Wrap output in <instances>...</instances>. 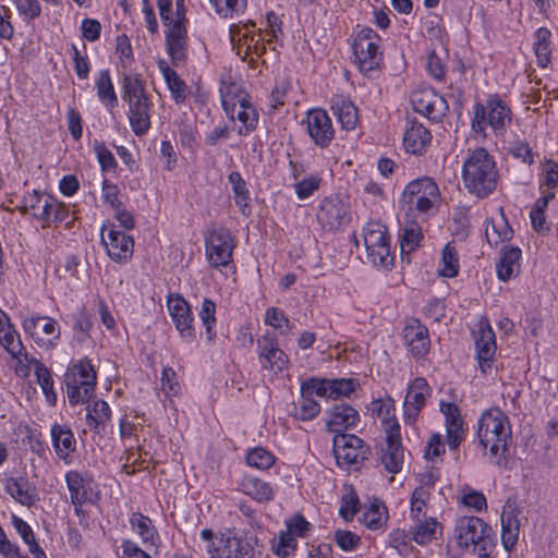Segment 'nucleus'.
<instances>
[{"label": "nucleus", "instance_id": "obj_1", "mask_svg": "<svg viewBox=\"0 0 558 558\" xmlns=\"http://www.w3.org/2000/svg\"><path fill=\"white\" fill-rule=\"evenodd\" d=\"M462 179L469 193L487 197L496 190L499 179L494 157L485 148L470 151L463 162Z\"/></svg>", "mask_w": 558, "mask_h": 558}, {"label": "nucleus", "instance_id": "obj_2", "mask_svg": "<svg viewBox=\"0 0 558 558\" xmlns=\"http://www.w3.org/2000/svg\"><path fill=\"white\" fill-rule=\"evenodd\" d=\"M477 437L483 448H489L493 462L498 466L506 465L511 426L508 416L500 409L493 408L481 415Z\"/></svg>", "mask_w": 558, "mask_h": 558}, {"label": "nucleus", "instance_id": "obj_3", "mask_svg": "<svg viewBox=\"0 0 558 558\" xmlns=\"http://www.w3.org/2000/svg\"><path fill=\"white\" fill-rule=\"evenodd\" d=\"M122 99L129 104V121L132 131L144 135L150 128L151 101L146 93L144 82L138 75L125 74L122 80Z\"/></svg>", "mask_w": 558, "mask_h": 558}, {"label": "nucleus", "instance_id": "obj_4", "mask_svg": "<svg viewBox=\"0 0 558 558\" xmlns=\"http://www.w3.org/2000/svg\"><path fill=\"white\" fill-rule=\"evenodd\" d=\"M472 131L486 136V128L489 126L496 136H504L512 121L510 107L497 95L490 96L484 104L473 106Z\"/></svg>", "mask_w": 558, "mask_h": 558}, {"label": "nucleus", "instance_id": "obj_5", "mask_svg": "<svg viewBox=\"0 0 558 558\" xmlns=\"http://www.w3.org/2000/svg\"><path fill=\"white\" fill-rule=\"evenodd\" d=\"M454 535L459 547L474 554H490L495 548L492 527L477 517L459 518L454 526Z\"/></svg>", "mask_w": 558, "mask_h": 558}, {"label": "nucleus", "instance_id": "obj_6", "mask_svg": "<svg viewBox=\"0 0 558 558\" xmlns=\"http://www.w3.org/2000/svg\"><path fill=\"white\" fill-rule=\"evenodd\" d=\"M440 199V192L436 182L429 177H422L409 182L399 199L407 215L417 211L421 215H430Z\"/></svg>", "mask_w": 558, "mask_h": 558}, {"label": "nucleus", "instance_id": "obj_7", "mask_svg": "<svg viewBox=\"0 0 558 558\" xmlns=\"http://www.w3.org/2000/svg\"><path fill=\"white\" fill-rule=\"evenodd\" d=\"M96 379V372L89 360H81L70 366L64 374L69 402L75 405L88 401L94 393Z\"/></svg>", "mask_w": 558, "mask_h": 558}, {"label": "nucleus", "instance_id": "obj_8", "mask_svg": "<svg viewBox=\"0 0 558 558\" xmlns=\"http://www.w3.org/2000/svg\"><path fill=\"white\" fill-rule=\"evenodd\" d=\"M366 259L377 268L388 269L393 265L395 255L390 247L387 228L378 222L367 223L363 230Z\"/></svg>", "mask_w": 558, "mask_h": 558}, {"label": "nucleus", "instance_id": "obj_9", "mask_svg": "<svg viewBox=\"0 0 558 558\" xmlns=\"http://www.w3.org/2000/svg\"><path fill=\"white\" fill-rule=\"evenodd\" d=\"M238 89L235 84L221 88V102L227 117L232 121L238 119L242 123L239 134L246 135L256 129L258 113L245 97L236 95Z\"/></svg>", "mask_w": 558, "mask_h": 558}, {"label": "nucleus", "instance_id": "obj_10", "mask_svg": "<svg viewBox=\"0 0 558 558\" xmlns=\"http://www.w3.org/2000/svg\"><path fill=\"white\" fill-rule=\"evenodd\" d=\"M380 37L372 28H363L355 37L353 52L361 72L371 75L375 72L383 60L379 51Z\"/></svg>", "mask_w": 558, "mask_h": 558}, {"label": "nucleus", "instance_id": "obj_11", "mask_svg": "<svg viewBox=\"0 0 558 558\" xmlns=\"http://www.w3.org/2000/svg\"><path fill=\"white\" fill-rule=\"evenodd\" d=\"M183 1L177 2V20L169 24L166 34L167 53L174 66L184 65L187 60V32Z\"/></svg>", "mask_w": 558, "mask_h": 558}, {"label": "nucleus", "instance_id": "obj_12", "mask_svg": "<svg viewBox=\"0 0 558 558\" xmlns=\"http://www.w3.org/2000/svg\"><path fill=\"white\" fill-rule=\"evenodd\" d=\"M258 545L256 535H236L221 534L219 544L211 543L207 545L209 558H254L255 547Z\"/></svg>", "mask_w": 558, "mask_h": 558}, {"label": "nucleus", "instance_id": "obj_13", "mask_svg": "<svg viewBox=\"0 0 558 558\" xmlns=\"http://www.w3.org/2000/svg\"><path fill=\"white\" fill-rule=\"evenodd\" d=\"M257 355L263 369H267L275 375L288 369L290 360L288 354L278 345L277 336L267 331L257 339Z\"/></svg>", "mask_w": 558, "mask_h": 558}, {"label": "nucleus", "instance_id": "obj_14", "mask_svg": "<svg viewBox=\"0 0 558 558\" xmlns=\"http://www.w3.org/2000/svg\"><path fill=\"white\" fill-rule=\"evenodd\" d=\"M386 444L381 449V463L385 470L397 474L402 470L404 449L401 444V426L398 420L386 423Z\"/></svg>", "mask_w": 558, "mask_h": 558}, {"label": "nucleus", "instance_id": "obj_15", "mask_svg": "<svg viewBox=\"0 0 558 558\" xmlns=\"http://www.w3.org/2000/svg\"><path fill=\"white\" fill-rule=\"evenodd\" d=\"M333 454L339 465H357L367 459L369 448L353 434L333 436Z\"/></svg>", "mask_w": 558, "mask_h": 558}, {"label": "nucleus", "instance_id": "obj_16", "mask_svg": "<svg viewBox=\"0 0 558 558\" xmlns=\"http://www.w3.org/2000/svg\"><path fill=\"white\" fill-rule=\"evenodd\" d=\"M206 256L213 267L227 266L232 259L231 233L226 228H216L205 238Z\"/></svg>", "mask_w": 558, "mask_h": 558}, {"label": "nucleus", "instance_id": "obj_17", "mask_svg": "<svg viewBox=\"0 0 558 558\" xmlns=\"http://www.w3.org/2000/svg\"><path fill=\"white\" fill-rule=\"evenodd\" d=\"M317 221L327 231L341 229L351 221L349 205L338 196L324 198L317 213Z\"/></svg>", "mask_w": 558, "mask_h": 558}, {"label": "nucleus", "instance_id": "obj_18", "mask_svg": "<svg viewBox=\"0 0 558 558\" xmlns=\"http://www.w3.org/2000/svg\"><path fill=\"white\" fill-rule=\"evenodd\" d=\"M101 242L106 246L109 257L117 263H125L133 254V238L124 231L117 230L113 223L102 226Z\"/></svg>", "mask_w": 558, "mask_h": 558}, {"label": "nucleus", "instance_id": "obj_19", "mask_svg": "<svg viewBox=\"0 0 558 558\" xmlns=\"http://www.w3.org/2000/svg\"><path fill=\"white\" fill-rule=\"evenodd\" d=\"M355 378L328 379L312 377L307 379L305 390L316 391V396L337 400L340 397H350L359 387Z\"/></svg>", "mask_w": 558, "mask_h": 558}, {"label": "nucleus", "instance_id": "obj_20", "mask_svg": "<svg viewBox=\"0 0 558 558\" xmlns=\"http://www.w3.org/2000/svg\"><path fill=\"white\" fill-rule=\"evenodd\" d=\"M411 102L416 112L433 121H440L449 109L446 99L434 89L414 92Z\"/></svg>", "mask_w": 558, "mask_h": 558}, {"label": "nucleus", "instance_id": "obj_21", "mask_svg": "<svg viewBox=\"0 0 558 558\" xmlns=\"http://www.w3.org/2000/svg\"><path fill=\"white\" fill-rule=\"evenodd\" d=\"M23 328L37 343L48 348L56 345L61 333L57 320L48 316L29 317L23 322Z\"/></svg>", "mask_w": 558, "mask_h": 558}, {"label": "nucleus", "instance_id": "obj_22", "mask_svg": "<svg viewBox=\"0 0 558 558\" xmlns=\"http://www.w3.org/2000/svg\"><path fill=\"white\" fill-rule=\"evenodd\" d=\"M306 130L312 141L320 148L330 145L335 136L331 119L323 109H312L307 112Z\"/></svg>", "mask_w": 558, "mask_h": 558}, {"label": "nucleus", "instance_id": "obj_23", "mask_svg": "<svg viewBox=\"0 0 558 558\" xmlns=\"http://www.w3.org/2000/svg\"><path fill=\"white\" fill-rule=\"evenodd\" d=\"M473 337L480 369L486 374L492 368L496 353L495 332L488 323L481 322L478 328L473 331Z\"/></svg>", "mask_w": 558, "mask_h": 558}, {"label": "nucleus", "instance_id": "obj_24", "mask_svg": "<svg viewBox=\"0 0 558 558\" xmlns=\"http://www.w3.org/2000/svg\"><path fill=\"white\" fill-rule=\"evenodd\" d=\"M168 311L180 336L187 342L194 341L196 333L192 326L193 316L189 303L178 294H170Z\"/></svg>", "mask_w": 558, "mask_h": 558}, {"label": "nucleus", "instance_id": "obj_25", "mask_svg": "<svg viewBox=\"0 0 558 558\" xmlns=\"http://www.w3.org/2000/svg\"><path fill=\"white\" fill-rule=\"evenodd\" d=\"M328 420L326 429L335 435L345 434L344 432L356 426L359 412L347 403H338L327 410Z\"/></svg>", "mask_w": 558, "mask_h": 558}, {"label": "nucleus", "instance_id": "obj_26", "mask_svg": "<svg viewBox=\"0 0 558 558\" xmlns=\"http://www.w3.org/2000/svg\"><path fill=\"white\" fill-rule=\"evenodd\" d=\"M432 389L423 377H416L409 386L403 403L407 421H415L421 410L425 407L426 399Z\"/></svg>", "mask_w": 558, "mask_h": 558}, {"label": "nucleus", "instance_id": "obj_27", "mask_svg": "<svg viewBox=\"0 0 558 558\" xmlns=\"http://www.w3.org/2000/svg\"><path fill=\"white\" fill-rule=\"evenodd\" d=\"M440 411L445 416L448 447L450 450H457L464 438L460 409L452 402H440Z\"/></svg>", "mask_w": 558, "mask_h": 558}, {"label": "nucleus", "instance_id": "obj_28", "mask_svg": "<svg viewBox=\"0 0 558 558\" xmlns=\"http://www.w3.org/2000/svg\"><path fill=\"white\" fill-rule=\"evenodd\" d=\"M405 345L416 357L424 356L429 350L428 329L418 319H411L402 330Z\"/></svg>", "mask_w": 558, "mask_h": 558}, {"label": "nucleus", "instance_id": "obj_29", "mask_svg": "<svg viewBox=\"0 0 558 558\" xmlns=\"http://www.w3.org/2000/svg\"><path fill=\"white\" fill-rule=\"evenodd\" d=\"M52 447L59 459L71 462V454L76 450V439L70 426L54 423L50 428Z\"/></svg>", "mask_w": 558, "mask_h": 558}, {"label": "nucleus", "instance_id": "obj_30", "mask_svg": "<svg viewBox=\"0 0 558 558\" xmlns=\"http://www.w3.org/2000/svg\"><path fill=\"white\" fill-rule=\"evenodd\" d=\"M65 483L70 492L71 502L74 506L75 512L78 514L84 504L93 502L90 481L85 478L77 471H69L65 474Z\"/></svg>", "mask_w": 558, "mask_h": 558}, {"label": "nucleus", "instance_id": "obj_31", "mask_svg": "<svg viewBox=\"0 0 558 558\" xmlns=\"http://www.w3.org/2000/svg\"><path fill=\"white\" fill-rule=\"evenodd\" d=\"M3 485L4 490L22 506L31 507L39 499L36 487L24 476L4 477Z\"/></svg>", "mask_w": 558, "mask_h": 558}, {"label": "nucleus", "instance_id": "obj_32", "mask_svg": "<svg viewBox=\"0 0 558 558\" xmlns=\"http://www.w3.org/2000/svg\"><path fill=\"white\" fill-rule=\"evenodd\" d=\"M66 208L50 195L41 194V203L37 209L32 213L33 218L43 221V228L51 223L61 222L66 218Z\"/></svg>", "mask_w": 558, "mask_h": 558}, {"label": "nucleus", "instance_id": "obj_33", "mask_svg": "<svg viewBox=\"0 0 558 558\" xmlns=\"http://www.w3.org/2000/svg\"><path fill=\"white\" fill-rule=\"evenodd\" d=\"M518 509L515 506L507 502L502 507L501 521V542L507 550H510L518 542L520 522L518 520Z\"/></svg>", "mask_w": 558, "mask_h": 558}, {"label": "nucleus", "instance_id": "obj_34", "mask_svg": "<svg viewBox=\"0 0 558 558\" xmlns=\"http://www.w3.org/2000/svg\"><path fill=\"white\" fill-rule=\"evenodd\" d=\"M432 141L430 132L421 123L413 122L403 135L405 150L413 155H423Z\"/></svg>", "mask_w": 558, "mask_h": 558}, {"label": "nucleus", "instance_id": "obj_35", "mask_svg": "<svg viewBox=\"0 0 558 558\" xmlns=\"http://www.w3.org/2000/svg\"><path fill=\"white\" fill-rule=\"evenodd\" d=\"M331 110L342 129L347 131L355 129L359 120L357 108L348 97L335 95L331 98Z\"/></svg>", "mask_w": 558, "mask_h": 558}, {"label": "nucleus", "instance_id": "obj_36", "mask_svg": "<svg viewBox=\"0 0 558 558\" xmlns=\"http://www.w3.org/2000/svg\"><path fill=\"white\" fill-rule=\"evenodd\" d=\"M521 250L517 246H502L496 265L497 276L502 281L510 280L520 270Z\"/></svg>", "mask_w": 558, "mask_h": 558}, {"label": "nucleus", "instance_id": "obj_37", "mask_svg": "<svg viewBox=\"0 0 558 558\" xmlns=\"http://www.w3.org/2000/svg\"><path fill=\"white\" fill-rule=\"evenodd\" d=\"M132 531L137 534L145 546L157 547L159 535L151 520L141 512H134L130 517Z\"/></svg>", "mask_w": 558, "mask_h": 558}, {"label": "nucleus", "instance_id": "obj_38", "mask_svg": "<svg viewBox=\"0 0 558 558\" xmlns=\"http://www.w3.org/2000/svg\"><path fill=\"white\" fill-rule=\"evenodd\" d=\"M307 384V379L304 380L301 385V400L299 403L293 404L292 415L296 420L301 421H310L316 417L320 412V405L317 401L313 399V395H316V391L308 388L305 390Z\"/></svg>", "mask_w": 558, "mask_h": 558}, {"label": "nucleus", "instance_id": "obj_39", "mask_svg": "<svg viewBox=\"0 0 558 558\" xmlns=\"http://www.w3.org/2000/svg\"><path fill=\"white\" fill-rule=\"evenodd\" d=\"M86 422L88 427L96 434L105 432L107 423L111 417L109 404L104 400H96L86 408Z\"/></svg>", "mask_w": 558, "mask_h": 558}, {"label": "nucleus", "instance_id": "obj_40", "mask_svg": "<svg viewBox=\"0 0 558 558\" xmlns=\"http://www.w3.org/2000/svg\"><path fill=\"white\" fill-rule=\"evenodd\" d=\"M240 486L244 494L251 496L258 502H266L274 498L271 486L267 482L253 475H244Z\"/></svg>", "mask_w": 558, "mask_h": 558}, {"label": "nucleus", "instance_id": "obj_41", "mask_svg": "<svg viewBox=\"0 0 558 558\" xmlns=\"http://www.w3.org/2000/svg\"><path fill=\"white\" fill-rule=\"evenodd\" d=\"M423 240L421 227L415 222L404 226L399 232V242L402 260L410 262V254Z\"/></svg>", "mask_w": 558, "mask_h": 558}, {"label": "nucleus", "instance_id": "obj_42", "mask_svg": "<svg viewBox=\"0 0 558 558\" xmlns=\"http://www.w3.org/2000/svg\"><path fill=\"white\" fill-rule=\"evenodd\" d=\"M228 180L232 186L235 205L240 208L242 215L250 216V191L247 189L245 180L238 171L230 172V174L228 175Z\"/></svg>", "mask_w": 558, "mask_h": 558}, {"label": "nucleus", "instance_id": "obj_43", "mask_svg": "<svg viewBox=\"0 0 558 558\" xmlns=\"http://www.w3.org/2000/svg\"><path fill=\"white\" fill-rule=\"evenodd\" d=\"M158 65L175 102H183L186 99L185 82L167 64L166 61H159Z\"/></svg>", "mask_w": 558, "mask_h": 558}, {"label": "nucleus", "instance_id": "obj_44", "mask_svg": "<svg viewBox=\"0 0 558 558\" xmlns=\"http://www.w3.org/2000/svg\"><path fill=\"white\" fill-rule=\"evenodd\" d=\"M388 520L387 508L378 499H375L371 506L362 513L359 521L365 524L369 530L381 529Z\"/></svg>", "mask_w": 558, "mask_h": 558}, {"label": "nucleus", "instance_id": "obj_45", "mask_svg": "<svg viewBox=\"0 0 558 558\" xmlns=\"http://www.w3.org/2000/svg\"><path fill=\"white\" fill-rule=\"evenodd\" d=\"M96 89L100 101L108 108L112 109L118 105V97L108 70H102L98 73Z\"/></svg>", "mask_w": 558, "mask_h": 558}, {"label": "nucleus", "instance_id": "obj_46", "mask_svg": "<svg viewBox=\"0 0 558 558\" xmlns=\"http://www.w3.org/2000/svg\"><path fill=\"white\" fill-rule=\"evenodd\" d=\"M438 529L439 523L436 519L421 520L411 529L412 539L420 545H425L436 538Z\"/></svg>", "mask_w": 558, "mask_h": 558}, {"label": "nucleus", "instance_id": "obj_47", "mask_svg": "<svg viewBox=\"0 0 558 558\" xmlns=\"http://www.w3.org/2000/svg\"><path fill=\"white\" fill-rule=\"evenodd\" d=\"M0 343L12 357L20 359L23 355L24 347L20 336L10 323L3 326V330L0 331Z\"/></svg>", "mask_w": 558, "mask_h": 558}, {"label": "nucleus", "instance_id": "obj_48", "mask_svg": "<svg viewBox=\"0 0 558 558\" xmlns=\"http://www.w3.org/2000/svg\"><path fill=\"white\" fill-rule=\"evenodd\" d=\"M35 376L37 384L40 386L46 400L49 404L54 405L57 402V393L53 389V380L49 369L40 362L36 363Z\"/></svg>", "mask_w": 558, "mask_h": 558}, {"label": "nucleus", "instance_id": "obj_49", "mask_svg": "<svg viewBox=\"0 0 558 558\" xmlns=\"http://www.w3.org/2000/svg\"><path fill=\"white\" fill-rule=\"evenodd\" d=\"M430 492L423 486L416 487L411 496L410 515L415 522H421L425 515V508L429 500Z\"/></svg>", "mask_w": 558, "mask_h": 558}, {"label": "nucleus", "instance_id": "obj_50", "mask_svg": "<svg viewBox=\"0 0 558 558\" xmlns=\"http://www.w3.org/2000/svg\"><path fill=\"white\" fill-rule=\"evenodd\" d=\"M442 268L439 274L442 277L453 278L459 274V257L456 247L450 243L446 244L441 254Z\"/></svg>", "mask_w": 558, "mask_h": 558}, {"label": "nucleus", "instance_id": "obj_51", "mask_svg": "<svg viewBox=\"0 0 558 558\" xmlns=\"http://www.w3.org/2000/svg\"><path fill=\"white\" fill-rule=\"evenodd\" d=\"M246 463L259 470H267L275 463V456L263 447H255L247 452Z\"/></svg>", "mask_w": 558, "mask_h": 558}, {"label": "nucleus", "instance_id": "obj_52", "mask_svg": "<svg viewBox=\"0 0 558 558\" xmlns=\"http://www.w3.org/2000/svg\"><path fill=\"white\" fill-rule=\"evenodd\" d=\"M216 304L214 301L209 299H204L202 303V308L199 311V317L203 322V325L206 328V335L208 340H214L216 337V332L214 327L216 325Z\"/></svg>", "mask_w": 558, "mask_h": 558}, {"label": "nucleus", "instance_id": "obj_53", "mask_svg": "<svg viewBox=\"0 0 558 558\" xmlns=\"http://www.w3.org/2000/svg\"><path fill=\"white\" fill-rule=\"evenodd\" d=\"M374 415L381 417L383 428L386 432V423L397 420L395 416V402L391 398L374 400L371 405Z\"/></svg>", "mask_w": 558, "mask_h": 558}, {"label": "nucleus", "instance_id": "obj_54", "mask_svg": "<svg viewBox=\"0 0 558 558\" xmlns=\"http://www.w3.org/2000/svg\"><path fill=\"white\" fill-rule=\"evenodd\" d=\"M360 510V499L356 492L351 488L345 495L341 498V506L339 509V513L341 518L345 521H352L354 515Z\"/></svg>", "mask_w": 558, "mask_h": 558}, {"label": "nucleus", "instance_id": "obj_55", "mask_svg": "<svg viewBox=\"0 0 558 558\" xmlns=\"http://www.w3.org/2000/svg\"><path fill=\"white\" fill-rule=\"evenodd\" d=\"M73 319L74 338L78 342H84L87 339L88 331L92 327L90 315L85 310L81 308L73 315Z\"/></svg>", "mask_w": 558, "mask_h": 558}, {"label": "nucleus", "instance_id": "obj_56", "mask_svg": "<svg viewBox=\"0 0 558 558\" xmlns=\"http://www.w3.org/2000/svg\"><path fill=\"white\" fill-rule=\"evenodd\" d=\"M11 2L25 21L35 20L41 13L39 0H11Z\"/></svg>", "mask_w": 558, "mask_h": 558}, {"label": "nucleus", "instance_id": "obj_57", "mask_svg": "<svg viewBox=\"0 0 558 558\" xmlns=\"http://www.w3.org/2000/svg\"><path fill=\"white\" fill-rule=\"evenodd\" d=\"M320 178L317 175H310L295 183V194L300 199L310 197L320 186Z\"/></svg>", "mask_w": 558, "mask_h": 558}, {"label": "nucleus", "instance_id": "obj_58", "mask_svg": "<svg viewBox=\"0 0 558 558\" xmlns=\"http://www.w3.org/2000/svg\"><path fill=\"white\" fill-rule=\"evenodd\" d=\"M95 153L100 165V168L104 172H111L117 169V160L104 143L95 144Z\"/></svg>", "mask_w": 558, "mask_h": 558}, {"label": "nucleus", "instance_id": "obj_59", "mask_svg": "<svg viewBox=\"0 0 558 558\" xmlns=\"http://www.w3.org/2000/svg\"><path fill=\"white\" fill-rule=\"evenodd\" d=\"M216 8L217 13L225 17L233 13L242 12L246 7V0H209Z\"/></svg>", "mask_w": 558, "mask_h": 558}, {"label": "nucleus", "instance_id": "obj_60", "mask_svg": "<svg viewBox=\"0 0 558 558\" xmlns=\"http://www.w3.org/2000/svg\"><path fill=\"white\" fill-rule=\"evenodd\" d=\"M512 233L513 231L507 222H505L502 231H498L492 221H487L486 223L485 235L490 245H497L499 242L510 240L512 238Z\"/></svg>", "mask_w": 558, "mask_h": 558}, {"label": "nucleus", "instance_id": "obj_61", "mask_svg": "<svg viewBox=\"0 0 558 558\" xmlns=\"http://www.w3.org/2000/svg\"><path fill=\"white\" fill-rule=\"evenodd\" d=\"M12 12L9 7L0 4V38L11 40L14 36V26L11 22Z\"/></svg>", "mask_w": 558, "mask_h": 558}, {"label": "nucleus", "instance_id": "obj_62", "mask_svg": "<svg viewBox=\"0 0 558 558\" xmlns=\"http://www.w3.org/2000/svg\"><path fill=\"white\" fill-rule=\"evenodd\" d=\"M296 536H294L291 532L288 530L284 532H281L279 535V542L276 547V554L279 557L286 558L288 557L292 551L296 548Z\"/></svg>", "mask_w": 558, "mask_h": 558}, {"label": "nucleus", "instance_id": "obj_63", "mask_svg": "<svg viewBox=\"0 0 558 558\" xmlns=\"http://www.w3.org/2000/svg\"><path fill=\"white\" fill-rule=\"evenodd\" d=\"M335 541L341 549L349 551L356 548L360 537L350 531L338 530L335 534Z\"/></svg>", "mask_w": 558, "mask_h": 558}, {"label": "nucleus", "instance_id": "obj_64", "mask_svg": "<svg viewBox=\"0 0 558 558\" xmlns=\"http://www.w3.org/2000/svg\"><path fill=\"white\" fill-rule=\"evenodd\" d=\"M122 556L121 558H151V556L142 549L132 539H123L121 544Z\"/></svg>", "mask_w": 558, "mask_h": 558}]
</instances>
